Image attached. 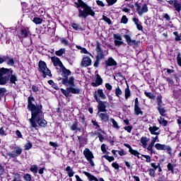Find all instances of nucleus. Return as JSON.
<instances>
[{
  "instance_id": "f257e3e1",
  "label": "nucleus",
  "mask_w": 181,
  "mask_h": 181,
  "mask_svg": "<svg viewBox=\"0 0 181 181\" xmlns=\"http://www.w3.org/2000/svg\"><path fill=\"white\" fill-rule=\"evenodd\" d=\"M28 109L31 112V118L29 119V122L32 128H37L41 127L46 128L47 127V121L45 119L43 111H42V105H35V98L29 96L28 98Z\"/></svg>"
},
{
  "instance_id": "f03ea898",
  "label": "nucleus",
  "mask_w": 181,
  "mask_h": 181,
  "mask_svg": "<svg viewBox=\"0 0 181 181\" xmlns=\"http://www.w3.org/2000/svg\"><path fill=\"white\" fill-rule=\"evenodd\" d=\"M16 86L18 81V76L13 74V69L12 68H0V86H6L8 83Z\"/></svg>"
},
{
  "instance_id": "7ed1b4c3",
  "label": "nucleus",
  "mask_w": 181,
  "mask_h": 181,
  "mask_svg": "<svg viewBox=\"0 0 181 181\" xmlns=\"http://www.w3.org/2000/svg\"><path fill=\"white\" fill-rule=\"evenodd\" d=\"M62 84H64V86H71L66 88V89L61 88V91L64 95L66 98H69L70 97V93H72V94H80L81 93V89L78 88H74V77L71 76L69 78H62Z\"/></svg>"
},
{
  "instance_id": "20e7f679",
  "label": "nucleus",
  "mask_w": 181,
  "mask_h": 181,
  "mask_svg": "<svg viewBox=\"0 0 181 181\" xmlns=\"http://www.w3.org/2000/svg\"><path fill=\"white\" fill-rule=\"evenodd\" d=\"M75 4L78 10V18L86 19L89 16H95V13L94 11H93V8L90 6H88V4L82 0H78L76 2H75Z\"/></svg>"
},
{
  "instance_id": "39448f33",
  "label": "nucleus",
  "mask_w": 181,
  "mask_h": 181,
  "mask_svg": "<svg viewBox=\"0 0 181 181\" xmlns=\"http://www.w3.org/2000/svg\"><path fill=\"white\" fill-rule=\"evenodd\" d=\"M38 66H39V70L40 73H42V77L44 78H46L47 76H48L49 77H52V72L47 68V65L46 64V62L43 61H40Z\"/></svg>"
},
{
  "instance_id": "423d86ee",
  "label": "nucleus",
  "mask_w": 181,
  "mask_h": 181,
  "mask_svg": "<svg viewBox=\"0 0 181 181\" xmlns=\"http://www.w3.org/2000/svg\"><path fill=\"white\" fill-rule=\"evenodd\" d=\"M22 152H23V149L18 146H13L11 148V151L8 153V156L10 158H18V156H21L22 155Z\"/></svg>"
},
{
  "instance_id": "0eeeda50",
  "label": "nucleus",
  "mask_w": 181,
  "mask_h": 181,
  "mask_svg": "<svg viewBox=\"0 0 181 181\" xmlns=\"http://www.w3.org/2000/svg\"><path fill=\"white\" fill-rule=\"evenodd\" d=\"M83 155H84L86 160H88V162H89V163H90V165L92 167L95 166V164L94 163V161L93 160V159H94V155L93 154V152H91V151H90L89 148H86L83 151Z\"/></svg>"
},
{
  "instance_id": "6e6552de",
  "label": "nucleus",
  "mask_w": 181,
  "mask_h": 181,
  "mask_svg": "<svg viewBox=\"0 0 181 181\" xmlns=\"http://www.w3.org/2000/svg\"><path fill=\"white\" fill-rule=\"evenodd\" d=\"M135 6L139 16H142L144 13H146V12H148V5L146 4H144L141 6V4H139V2L137 1L135 3Z\"/></svg>"
},
{
  "instance_id": "1a4fd4ad",
  "label": "nucleus",
  "mask_w": 181,
  "mask_h": 181,
  "mask_svg": "<svg viewBox=\"0 0 181 181\" xmlns=\"http://www.w3.org/2000/svg\"><path fill=\"white\" fill-rule=\"evenodd\" d=\"M155 148L157 151H167L168 153H172V148L166 144H160L157 143L155 144Z\"/></svg>"
},
{
  "instance_id": "9d476101",
  "label": "nucleus",
  "mask_w": 181,
  "mask_h": 181,
  "mask_svg": "<svg viewBox=\"0 0 181 181\" xmlns=\"http://www.w3.org/2000/svg\"><path fill=\"white\" fill-rule=\"evenodd\" d=\"M113 38L115 40V46H116L117 47H119V46H122V45H124V42H122V36H121V34H114Z\"/></svg>"
},
{
  "instance_id": "9b49d317",
  "label": "nucleus",
  "mask_w": 181,
  "mask_h": 181,
  "mask_svg": "<svg viewBox=\"0 0 181 181\" xmlns=\"http://www.w3.org/2000/svg\"><path fill=\"white\" fill-rule=\"evenodd\" d=\"M4 62L6 63L7 66H10L11 67H13L15 66V59L8 55H4Z\"/></svg>"
},
{
  "instance_id": "f8f14e48",
  "label": "nucleus",
  "mask_w": 181,
  "mask_h": 181,
  "mask_svg": "<svg viewBox=\"0 0 181 181\" xmlns=\"http://www.w3.org/2000/svg\"><path fill=\"white\" fill-rule=\"evenodd\" d=\"M124 146H126V148H128L129 152V153H131V155H134V156H136V158H138V159H139V158H140L139 155H141V153L138 151L134 150V148H132L131 145H129L128 144H124Z\"/></svg>"
},
{
  "instance_id": "ddd939ff",
  "label": "nucleus",
  "mask_w": 181,
  "mask_h": 181,
  "mask_svg": "<svg viewBox=\"0 0 181 181\" xmlns=\"http://www.w3.org/2000/svg\"><path fill=\"white\" fill-rule=\"evenodd\" d=\"M98 112H107V102L100 101L98 105Z\"/></svg>"
},
{
  "instance_id": "4468645a",
  "label": "nucleus",
  "mask_w": 181,
  "mask_h": 181,
  "mask_svg": "<svg viewBox=\"0 0 181 181\" xmlns=\"http://www.w3.org/2000/svg\"><path fill=\"white\" fill-rule=\"evenodd\" d=\"M124 37L129 46H136V45H138V42H136L135 40L131 39V36L124 35Z\"/></svg>"
},
{
  "instance_id": "2eb2a0df",
  "label": "nucleus",
  "mask_w": 181,
  "mask_h": 181,
  "mask_svg": "<svg viewBox=\"0 0 181 181\" xmlns=\"http://www.w3.org/2000/svg\"><path fill=\"white\" fill-rule=\"evenodd\" d=\"M51 59L54 66H55L56 67H64V66H63V63H62V61H60V59H59V57H51Z\"/></svg>"
},
{
  "instance_id": "dca6fc26",
  "label": "nucleus",
  "mask_w": 181,
  "mask_h": 181,
  "mask_svg": "<svg viewBox=\"0 0 181 181\" xmlns=\"http://www.w3.org/2000/svg\"><path fill=\"white\" fill-rule=\"evenodd\" d=\"M101 84H103V78H101V76L99 74H97L95 82H93L91 86L93 87H98V86H101Z\"/></svg>"
},
{
  "instance_id": "f3484780",
  "label": "nucleus",
  "mask_w": 181,
  "mask_h": 181,
  "mask_svg": "<svg viewBox=\"0 0 181 181\" xmlns=\"http://www.w3.org/2000/svg\"><path fill=\"white\" fill-rule=\"evenodd\" d=\"M106 67H111L112 66H117V62L112 58V57H109L107 60L105 62Z\"/></svg>"
},
{
  "instance_id": "a211bd4d",
  "label": "nucleus",
  "mask_w": 181,
  "mask_h": 181,
  "mask_svg": "<svg viewBox=\"0 0 181 181\" xmlns=\"http://www.w3.org/2000/svg\"><path fill=\"white\" fill-rule=\"evenodd\" d=\"M81 66L83 67H87L91 66V59L90 57H84L82 59Z\"/></svg>"
},
{
  "instance_id": "6ab92c4d",
  "label": "nucleus",
  "mask_w": 181,
  "mask_h": 181,
  "mask_svg": "<svg viewBox=\"0 0 181 181\" xmlns=\"http://www.w3.org/2000/svg\"><path fill=\"white\" fill-rule=\"evenodd\" d=\"M148 130L152 135H156V136L160 135V132H156V131L159 130V127H156V126L150 127L148 128Z\"/></svg>"
},
{
  "instance_id": "aec40b11",
  "label": "nucleus",
  "mask_w": 181,
  "mask_h": 181,
  "mask_svg": "<svg viewBox=\"0 0 181 181\" xmlns=\"http://www.w3.org/2000/svg\"><path fill=\"white\" fill-rule=\"evenodd\" d=\"M21 37H29L30 36V31H29V28H23L21 30Z\"/></svg>"
},
{
  "instance_id": "412c9836",
  "label": "nucleus",
  "mask_w": 181,
  "mask_h": 181,
  "mask_svg": "<svg viewBox=\"0 0 181 181\" xmlns=\"http://www.w3.org/2000/svg\"><path fill=\"white\" fill-rule=\"evenodd\" d=\"M84 175L88 177L89 181H98V178L86 171L83 172Z\"/></svg>"
},
{
  "instance_id": "4be33fe9",
  "label": "nucleus",
  "mask_w": 181,
  "mask_h": 181,
  "mask_svg": "<svg viewBox=\"0 0 181 181\" xmlns=\"http://www.w3.org/2000/svg\"><path fill=\"white\" fill-rule=\"evenodd\" d=\"M174 8L177 12H180L181 11V2L179 0H174Z\"/></svg>"
},
{
  "instance_id": "5701e85b",
  "label": "nucleus",
  "mask_w": 181,
  "mask_h": 181,
  "mask_svg": "<svg viewBox=\"0 0 181 181\" xmlns=\"http://www.w3.org/2000/svg\"><path fill=\"white\" fill-rule=\"evenodd\" d=\"M71 131H81V129L78 128V122H74L70 127Z\"/></svg>"
},
{
  "instance_id": "b1692460",
  "label": "nucleus",
  "mask_w": 181,
  "mask_h": 181,
  "mask_svg": "<svg viewBox=\"0 0 181 181\" xmlns=\"http://www.w3.org/2000/svg\"><path fill=\"white\" fill-rule=\"evenodd\" d=\"M70 74H71V71H70V70L66 69V67H62V76L63 77H66V78H67V77H69V76H70Z\"/></svg>"
},
{
  "instance_id": "393cba45",
  "label": "nucleus",
  "mask_w": 181,
  "mask_h": 181,
  "mask_svg": "<svg viewBox=\"0 0 181 181\" xmlns=\"http://www.w3.org/2000/svg\"><path fill=\"white\" fill-rule=\"evenodd\" d=\"M99 118H100V119H102V121H103L104 122L108 121V119H110V117L108 116L107 113H100L99 115Z\"/></svg>"
},
{
  "instance_id": "a878e982",
  "label": "nucleus",
  "mask_w": 181,
  "mask_h": 181,
  "mask_svg": "<svg viewBox=\"0 0 181 181\" xmlns=\"http://www.w3.org/2000/svg\"><path fill=\"white\" fill-rule=\"evenodd\" d=\"M98 95L101 98V100H107V96L105 95V93H104V90L103 89L98 90Z\"/></svg>"
},
{
  "instance_id": "bb28decb",
  "label": "nucleus",
  "mask_w": 181,
  "mask_h": 181,
  "mask_svg": "<svg viewBox=\"0 0 181 181\" xmlns=\"http://www.w3.org/2000/svg\"><path fill=\"white\" fill-rule=\"evenodd\" d=\"M131 97V90H129V86L127 85V87L124 89V98L128 100Z\"/></svg>"
},
{
  "instance_id": "cd10ccee",
  "label": "nucleus",
  "mask_w": 181,
  "mask_h": 181,
  "mask_svg": "<svg viewBox=\"0 0 181 181\" xmlns=\"http://www.w3.org/2000/svg\"><path fill=\"white\" fill-rule=\"evenodd\" d=\"M134 114L135 115H144V112L141 110L139 106H134Z\"/></svg>"
},
{
  "instance_id": "c85d7f7f",
  "label": "nucleus",
  "mask_w": 181,
  "mask_h": 181,
  "mask_svg": "<svg viewBox=\"0 0 181 181\" xmlns=\"http://www.w3.org/2000/svg\"><path fill=\"white\" fill-rule=\"evenodd\" d=\"M66 170L67 171L68 176L69 177H73L74 176V171L71 169V167L67 166L66 168Z\"/></svg>"
},
{
  "instance_id": "c756f323",
  "label": "nucleus",
  "mask_w": 181,
  "mask_h": 181,
  "mask_svg": "<svg viewBox=\"0 0 181 181\" xmlns=\"http://www.w3.org/2000/svg\"><path fill=\"white\" fill-rule=\"evenodd\" d=\"M158 122L159 124H160V125H162L163 127H166V125H168V121L165 120L164 118H163L162 117H160V118H158Z\"/></svg>"
},
{
  "instance_id": "7c9ffc66",
  "label": "nucleus",
  "mask_w": 181,
  "mask_h": 181,
  "mask_svg": "<svg viewBox=\"0 0 181 181\" xmlns=\"http://www.w3.org/2000/svg\"><path fill=\"white\" fill-rule=\"evenodd\" d=\"M157 110L160 115H161V117H165V112H166V110H165V108H163V107L162 106L157 107Z\"/></svg>"
},
{
  "instance_id": "2f4dec72",
  "label": "nucleus",
  "mask_w": 181,
  "mask_h": 181,
  "mask_svg": "<svg viewBox=\"0 0 181 181\" xmlns=\"http://www.w3.org/2000/svg\"><path fill=\"white\" fill-rule=\"evenodd\" d=\"M115 95L119 98V95H122V90L119 88V86H117L115 89Z\"/></svg>"
},
{
  "instance_id": "473e14b6",
  "label": "nucleus",
  "mask_w": 181,
  "mask_h": 181,
  "mask_svg": "<svg viewBox=\"0 0 181 181\" xmlns=\"http://www.w3.org/2000/svg\"><path fill=\"white\" fill-rule=\"evenodd\" d=\"M64 53H66V49H64V48H62L59 50L55 52V54L57 56H63V54H64Z\"/></svg>"
},
{
  "instance_id": "72a5a7b5",
  "label": "nucleus",
  "mask_w": 181,
  "mask_h": 181,
  "mask_svg": "<svg viewBox=\"0 0 181 181\" xmlns=\"http://www.w3.org/2000/svg\"><path fill=\"white\" fill-rule=\"evenodd\" d=\"M154 146H155L154 141H151L147 148V151H149L151 153H154L153 149Z\"/></svg>"
},
{
  "instance_id": "f704fd0d",
  "label": "nucleus",
  "mask_w": 181,
  "mask_h": 181,
  "mask_svg": "<svg viewBox=\"0 0 181 181\" xmlns=\"http://www.w3.org/2000/svg\"><path fill=\"white\" fill-rule=\"evenodd\" d=\"M71 26L75 30H81V26L77 23H71Z\"/></svg>"
},
{
  "instance_id": "c9c22d12",
  "label": "nucleus",
  "mask_w": 181,
  "mask_h": 181,
  "mask_svg": "<svg viewBox=\"0 0 181 181\" xmlns=\"http://www.w3.org/2000/svg\"><path fill=\"white\" fill-rule=\"evenodd\" d=\"M104 52L101 51L100 52H97L96 59H98V60H101L104 59Z\"/></svg>"
},
{
  "instance_id": "e433bc0d",
  "label": "nucleus",
  "mask_w": 181,
  "mask_h": 181,
  "mask_svg": "<svg viewBox=\"0 0 181 181\" xmlns=\"http://www.w3.org/2000/svg\"><path fill=\"white\" fill-rule=\"evenodd\" d=\"M145 96L151 98V100H155V95L151 92H144Z\"/></svg>"
},
{
  "instance_id": "4c0bfd02",
  "label": "nucleus",
  "mask_w": 181,
  "mask_h": 181,
  "mask_svg": "<svg viewBox=\"0 0 181 181\" xmlns=\"http://www.w3.org/2000/svg\"><path fill=\"white\" fill-rule=\"evenodd\" d=\"M33 22H34V23L36 25H40V23L42 22V20L40 18L35 17L33 20Z\"/></svg>"
},
{
  "instance_id": "58836bf2",
  "label": "nucleus",
  "mask_w": 181,
  "mask_h": 181,
  "mask_svg": "<svg viewBox=\"0 0 181 181\" xmlns=\"http://www.w3.org/2000/svg\"><path fill=\"white\" fill-rule=\"evenodd\" d=\"M37 169H39V167L37 166V165H31L30 170H31L33 173H37Z\"/></svg>"
},
{
  "instance_id": "ea45409f",
  "label": "nucleus",
  "mask_w": 181,
  "mask_h": 181,
  "mask_svg": "<svg viewBox=\"0 0 181 181\" xmlns=\"http://www.w3.org/2000/svg\"><path fill=\"white\" fill-rule=\"evenodd\" d=\"M149 141V139L147 137H141L140 142L144 146H146L147 142Z\"/></svg>"
},
{
  "instance_id": "a19ab883",
  "label": "nucleus",
  "mask_w": 181,
  "mask_h": 181,
  "mask_svg": "<svg viewBox=\"0 0 181 181\" xmlns=\"http://www.w3.org/2000/svg\"><path fill=\"white\" fill-rule=\"evenodd\" d=\"M102 158H104L105 159L108 160V162H112L115 160L114 157L110 156H107V155L103 156Z\"/></svg>"
},
{
  "instance_id": "79ce46f5",
  "label": "nucleus",
  "mask_w": 181,
  "mask_h": 181,
  "mask_svg": "<svg viewBox=\"0 0 181 181\" xmlns=\"http://www.w3.org/2000/svg\"><path fill=\"white\" fill-rule=\"evenodd\" d=\"M165 80L166 81H168V86H170V87H172V86H174L175 81H173V79H172V78H166Z\"/></svg>"
},
{
  "instance_id": "37998d69",
  "label": "nucleus",
  "mask_w": 181,
  "mask_h": 181,
  "mask_svg": "<svg viewBox=\"0 0 181 181\" xmlns=\"http://www.w3.org/2000/svg\"><path fill=\"white\" fill-rule=\"evenodd\" d=\"M120 23H124V25H127V23H128V18H127V16H123L122 17Z\"/></svg>"
},
{
  "instance_id": "c03bdc74",
  "label": "nucleus",
  "mask_w": 181,
  "mask_h": 181,
  "mask_svg": "<svg viewBox=\"0 0 181 181\" xmlns=\"http://www.w3.org/2000/svg\"><path fill=\"white\" fill-rule=\"evenodd\" d=\"M110 120H111V122H112L114 128H116V129H119V126H118V123L117 122V121H115V119H112Z\"/></svg>"
},
{
  "instance_id": "a18cd8bd",
  "label": "nucleus",
  "mask_w": 181,
  "mask_h": 181,
  "mask_svg": "<svg viewBox=\"0 0 181 181\" xmlns=\"http://www.w3.org/2000/svg\"><path fill=\"white\" fill-rule=\"evenodd\" d=\"M105 1L107 3L108 6H112L114 4H117V1L118 0H105Z\"/></svg>"
},
{
  "instance_id": "49530a36",
  "label": "nucleus",
  "mask_w": 181,
  "mask_h": 181,
  "mask_svg": "<svg viewBox=\"0 0 181 181\" xmlns=\"http://www.w3.org/2000/svg\"><path fill=\"white\" fill-rule=\"evenodd\" d=\"M168 170H170V172L173 174L175 173V169H174L173 165H172V163H169L168 164Z\"/></svg>"
},
{
  "instance_id": "de8ad7c7",
  "label": "nucleus",
  "mask_w": 181,
  "mask_h": 181,
  "mask_svg": "<svg viewBox=\"0 0 181 181\" xmlns=\"http://www.w3.org/2000/svg\"><path fill=\"white\" fill-rule=\"evenodd\" d=\"M24 180L25 181H30L32 180V175L30 174H25L24 176Z\"/></svg>"
},
{
  "instance_id": "09e8293b",
  "label": "nucleus",
  "mask_w": 181,
  "mask_h": 181,
  "mask_svg": "<svg viewBox=\"0 0 181 181\" xmlns=\"http://www.w3.org/2000/svg\"><path fill=\"white\" fill-rule=\"evenodd\" d=\"M155 170L153 168H151L148 170V174L149 176H151V177H155Z\"/></svg>"
},
{
  "instance_id": "8fccbe9b",
  "label": "nucleus",
  "mask_w": 181,
  "mask_h": 181,
  "mask_svg": "<svg viewBox=\"0 0 181 181\" xmlns=\"http://www.w3.org/2000/svg\"><path fill=\"white\" fill-rule=\"evenodd\" d=\"M32 146H33L32 143H28L27 144L25 145V151H29V149H32Z\"/></svg>"
},
{
  "instance_id": "3c124183",
  "label": "nucleus",
  "mask_w": 181,
  "mask_h": 181,
  "mask_svg": "<svg viewBox=\"0 0 181 181\" xmlns=\"http://www.w3.org/2000/svg\"><path fill=\"white\" fill-rule=\"evenodd\" d=\"M173 93H174V95L175 97H179V95H181V90L180 89H178L177 90H174Z\"/></svg>"
},
{
  "instance_id": "603ef678",
  "label": "nucleus",
  "mask_w": 181,
  "mask_h": 181,
  "mask_svg": "<svg viewBox=\"0 0 181 181\" xmlns=\"http://www.w3.org/2000/svg\"><path fill=\"white\" fill-rule=\"evenodd\" d=\"M112 168H114V169H115L116 170H119V165L118 163H117V162L112 163Z\"/></svg>"
},
{
  "instance_id": "864d4df0",
  "label": "nucleus",
  "mask_w": 181,
  "mask_h": 181,
  "mask_svg": "<svg viewBox=\"0 0 181 181\" xmlns=\"http://www.w3.org/2000/svg\"><path fill=\"white\" fill-rule=\"evenodd\" d=\"M124 129L129 132V134H131V132L132 131V126H127L124 127Z\"/></svg>"
},
{
  "instance_id": "5fc2aeb1",
  "label": "nucleus",
  "mask_w": 181,
  "mask_h": 181,
  "mask_svg": "<svg viewBox=\"0 0 181 181\" xmlns=\"http://www.w3.org/2000/svg\"><path fill=\"white\" fill-rule=\"evenodd\" d=\"M103 21H105V22H107L108 25H111V19H110L108 17L103 16Z\"/></svg>"
},
{
  "instance_id": "6e6d98bb",
  "label": "nucleus",
  "mask_w": 181,
  "mask_h": 181,
  "mask_svg": "<svg viewBox=\"0 0 181 181\" xmlns=\"http://www.w3.org/2000/svg\"><path fill=\"white\" fill-rule=\"evenodd\" d=\"M177 64L180 66L181 68V57H180V53H179L177 56Z\"/></svg>"
},
{
  "instance_id": "4d7b16f0",
  "label": "nucleus",
  "mask_w": 181,
  "mask_h": 181,
  "mask_svg": "<svg viewBox=\"0 0 181 181\" xmlns=\"http://www.w3.org/2000/svg\"><path fill=\"white\" fill-rule=\"evenodd\" d=\"M81 53H83L84 54H89L91 56V53L88 52L86 48H82V49H81Z\"/></svg>"
},
{
  "instance_id": "13d9d810",
  "label": "nucleus",
  "mask_w": 181,
  "mask_h": 181,
  "mask_svg": "<svg viewBox=\"0 0 181 181\" xmlns=\"http://www.w3.org/2000/svg\"><path fill=\"white\" fill-rule=\"evenodd\" d=\"M141 156H143V158H145L147 163H151V157L149 156H146V155H141Z\"/></svg>"
},
{
  "instance_id": "bf43d9fd",
  "label": "nucleus",
  "mask_w": 181,
  "mask_h": 181,
  "mask_svg": "<svg viewBox=\"0 0 181 181\" xmlns=\"http://www.w3.org/2000/svg\"><path fill=\"white\" fill-rule=\"evenodd\" d=\"M97 53L100 52H103V49H101V47L100 46V43L97 42L96 49H95Z\"/></svg>"
},
{
  "instance_id": "052dcab7",
  "label": "nucleus",
  "mask_w": 181,
  "mask_h": 181,
  "mask_svg": "<svg viewBox=\"0 0 181 181\" xmlns=\"http://www.w3.org/2000/svg\"><path fill=\"white\" fill-rule=\"evenodd\" d=\"M61 42L62 43V45H64V46H68L69 45V41H67L66 39L62 38L61 40Z\"/></svg>"
},
{
  "instance_id": "680f3d73",
  "label": "nucleus",
  "mask_w": 181,
  "mask_h": 181,
  "mask_svg": "<svg viewBox=\"0 0 181 181\" xmlns=\"http://www.w3.org/2000/svg\"><path fill=\"white\" fill-rule=\"evenodd\" d=\"M96 4L97 5H98V6H105V4H104V2L100 0H97Z\"/></svg>"
},
{
  "instance_id": "e2e57ef3",
  "label": "nucleus",
  "mask_w": 181,
  "mask_h": 181,
  "mask_svg": "<svg viewBox=\"0 0 181 181\" xmlns=\"http://www.w3.org/2000/svg\"><path fill=\"white\" fill-rule=\"evenodd\" d=\"M105 88L109 91H111V90H112V86H111V84H110V83H105Z\"/></svg>"
},
{
  "instance_id": "0e129e2a",
  "label": "nucleus",
  "mask_w": 181,
  "mask_h": 181,
  "mask_svg": "<svg viewBox=\"0 0 181 181\" xmlns=\"http://www.w3.org/2000/svg\"><path fill=\"white\" fill-rule=\"evenodd\" d=\"M151 168H153V170H156L158 169V168H159V166L156 165V164L155 163H151Z\"/></svg>"
},
{
  "instance_id": "69168bd1",
  "label": "nucleus",
  "mask_w": 181,
  "mask_h": 181,
  "mask_svg": "<svg viewBox=\"0 0 181 181\" xmlns=\"http://www.w3.org/2000/svg\"><path fill=\"white\" fill-rule=\"evenodd\" d=\"M117 152L120 156H125V151L123 149L117 151Z\"/></svg>"
},
{
  "instance_id": "338daca9",
  "label": "nucleus",
  "mask_w": 181,
  "mask_h": 181,
  "mask_svg": "<svg viewBox=\"0 0 181 181\" xmlns=\"http://www.w3.org/2000/svg\"><path fill=\"white\" fill-rule=\"evenodd\" d=\"M6 93V88H0V94L4 95Z\"/></svg>"
},
{
  "instance_id": "774afa93",
  "label": "nucleus",
  "mask_w": 181,
  "mask_h": 181,
  "mask_svg": "<svg viewBox=\"0 0 181 181\" xmlns=\"http://www.w3.org/2000/svg\"><path fill=\"white\" fill-rule=\"evenodd\" d=\"M0 135L1 136H4L5 135V129L4 127L0 128Z\"/></svg>"
}]
</instances>
